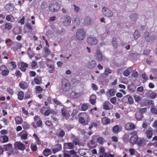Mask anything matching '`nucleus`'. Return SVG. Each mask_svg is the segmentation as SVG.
<instances>
[{
    "label": "nucleus",
    "instance_id": "1",
    "mask_svg": "<svg viewBox=\"0 0 157 157\" xmlns=\"http://www.w3.org/2000/svg\"><path fill=\"white\" fill-rule=\"evenodd\" d=\"M60 8V4L57 2H51L49 4V9L52 12H57L59 10Z\"/></svg>",
    "mask_w": 157,
    "mask_h": 157
},
{
    "label": "nucleus",
    "instance_id": "2",
    "mask_svg": "<svg viewBox=\"0 0 157 157\" xmlns=\"http://www.w3.org/2000/svg\"><path fill=\"white\" fill-rule=\"evenodd\" d=\"M71 87V84L67 80L63 79L62 82L61 89L63 91L66 92L69 90Z\"/></svg>",
    "mask_w": 157,
    "mask_h": 157
},
{
    "label": "nucleus",
    "instance_id": "3",
    "mask_svg": "<svg viewBox=\"0 0 157 157\" xmlns=\"http://www.w3.org/2000/svg\"><path fill=\"white\" fill-rule=\"evenodd\" d=\"M85 35L84 30L82 29H79L77 32L76 37L78 40H82L84 38Z\"/></svg>",
    "mask_w": 157,
    "mask_h": 157
},
{
    "label": "nucleus",
    "instance_id": "4",
    "mask_svg": "<svg viewBox=\"0 0 157 157\" xmlns=\"http://www.w3.org/2000/svg\"><path fill=\"white\" fill-rule=\"evenodd\" d=\"M34 121L36 122V124L34 122L32 124V126L34 128H36L37 127H39L41 125L42 122L41 119H40L39 116L38 115L34 117Z\"/></svg>",
    "mask_w": 157,
    "mask_h": 157
},
{
    "label": "nucleus",
    "instance_id": "5",
    "mask_svg": "<svg viewBox=\"0 0 157 157\" xmlns=\"http://www.w3.org/2000/svg\"><path fill=\"white\" fill-rule=\"evenodd\" d=\"M0 71H1V75L2 76H6L9 73V71L5 65H2L0 67Z\"/></svg>",
    "mask_w": 157,
    "mask_h": 157
},
{
    "label": "nucleus",
    "instance_id": "6",
    "mask_svg": "<svg viewBox=\"0 0 157 157\" xmlns=\"http://www.w3.org/2000/svg\"><path fill=\"white\" fill-rule=\"evenodd\" d=\"M14 148L22 151H23L25 149V145L20 141L15 142L14 143Z\"/></svg>",
    "mask_w": 157,
    "mask_h": 157
},
{
    "label": "nucleus",
    "instance_id": "7",
    "mask_svg": "<svg viewBox=\"0 0 157 157\" xmlns=\"http://www.w3.org/2000/svg\"><path fill=\"white\" fill-rule=\"evenodd\" d=\"M95 57L98 62H101L103 59L102 55L99 49H97L96 50Z\"/></svg>",
    "mask_w": 157,
    "mask_h": 157
},
{
    "label": "nucleus",
    "instance_id": "8",
    "mask_svg": "<svg viewBox=\"0 0 157 157\" xmlns=\"http://www.w3.org/2000/svg\"><path fill=\"white\" fill-rule=\"evenodd\" d=\"M62 20L64 25L66 26H68L70 25L71 23V19L68 16H65L62 18Z\"/></svg>",
    "mask_w": 157,
    "mask_h": 157
},
{
    "label": "nucleus",
    "instance_id": "9",
    "mask_svg": "<svg viewBox=\"0 0 157 157\" xmlns=\"http://www.w3.org/2000/svg\"><path fill=\"white\" fill-rule=\"evenodd\" d=\"M102 12L103 14L108 17H111L113 16V13L108 9L103 7L102 9Z\"/></svg>",
    "mask_w": 157,
    "mask_h": 157
},
{
    "label": "nucleus",
    "instance_id": "10",
    "mask_svg": "<svg viewBox=\"0 0 157 157\" xmlns=\"http://www.w3.org/2000/svg\"><path fill=\"white\" fill-rule=\"evenodd\" d=\"M145 132V134L146 136L147 137L148 139H151V138L153 135L152 128H150L148 129L145 130V129L143 130Z\"/></svg>",
    "mask_w": 157,
    "mask_h": 157
},
{
    "label": "nucleus",
    "instance_id": "11",
    "mask_svg": "<svg viewBox=\"0 0 157 157\" xmlns=\"http://www.w3.org/2000/svg\"><path fill=\"white\" fill-rule=\"evenodd\" d=\"M103 109L105 110H109L112 109L113 107L112 105L109 102L106 101L103 104Z\"/></svg>",
    "mask_w": 157,
    "mask_h": 157
},
{
    "label": "nucleus",
    "instance_id": "12",
    "mask_svg": "<svg viewBox=\"0 0 157 157\" xmlns=\"http://www.w3.org/2000/svg\"><path fill=\"white\" fill-rule=\"evenodd\" d=\"M87 42L90 45H95L98 42L97 39L94 37H89L87 38Z\"/></svg>",
    "mask_w": 157,
    "mask_h": 157
},
{
    "label": "nucleus",
    "instance_id": "13",
    "mask_svg": "<svg viewBox=\"0 0 157 157\" xmlns=\"http://www.w3.org/2000/svg\"><path fill=\"white\" fill-rule=\"evenodd\" d=\"M74 147V145L73 143L71 142L64 143L63 144V148L65 149H72Z\"/></svg>",
    "mask_w": 157,
    "mask_h": 157
},
{
    "label": "nucleus",
    "instance_id": "14",
    "mask_svg": "<svg viewBox=\"0 0 157 157\" xmlns=\"http://www.w3.org/2000/svg\"><path fill=\"white\" fill-rule=\"evenodd\" d=\"M138 138L139 137L137 135L136 136H132L129 140V142L133 145L135 144H136Z\"/></svg>",
    "mask_w": 157,
    "mask_h": 157
},
{
    "label": "nucleus",
    "instance_id": "15",
    "mask_svg": "<svg viewBox=\"0 0 157 157\" xmlns=\"http://www.w3.org/2000/svg\"><path fill=\"white\" fill-rule=\"evenodd\" d=\"M121 129L119 125H116L113 127L112 131L114 134H117L121 131Z\"/></svg>",
    "mask_w": 157,
    "mask_h": 157
},
{
    "label": "nucleus",
    "instance_id": "16",
    "mask_svg": "<svg viewBox=\"0 0 157 157\" xmlns=\"http://www.w3.org/2000/svg\"><path fill=\"white\" fill-rule=\"evenodd\" d=\"M3 150L4 149L6 151H10L11 150H12V149H13L12 145L10 144L3 145Z\"/></svg>",
    "mask_w": 157,
    "mask_h": 157
},
{
    "label": "nucleus",
    "instance_id": "17",
    "mask_svg": "<svg viewBox=\"0 0 157 157\" xmlns=\"http://www.w3.org/2000/svg\"><path fill=\"white\" fill-rule=\"evenodd\" d=\"M96 62L94 60H92L88 62V67L90 69L94 68L96 66Z\"/></svg>",
    "mask_w": 157,
    "mask_h": 157
},
{
    "label": "nucleus",
    "instance_id": "18",
    "mask_svg": "<svg viewBox=\"0 0 157 157\" xmlns=\"http://www.w3.org/2000/svg\"><path fill=\"white\" fill-rule=\"evenodd\" d=\"M9 140L8 137L6 135L0 136V141L2 143L7 142Z\"/></svg>",
    "mask_w": 157,
    "mask_h": 157
},
{
    "label": "nucleus",
    "instance_id": "19",
    "mask_svg": "<svg viewBox=\"0 0 157 157\" xmlns=\"http://www.w3.org/2000/svg\"><path fill=\"white\" fill-rule=\"evenodd\" d=\"M28 67V64L27 63L22 62L21 63V67L20 68V69L21 71L25 72L26 70L25 68H27Z\"/></svg>",
    "mask_w": 157,
    "mask_h": 157
},
{
    "label": "nucleus",
    "instance_id": "20",
    "mask_svg": "<svg viewBox=\"0 0 157 157\" xmlns=\"http://www.w3.org/2000/svg\"><path fill=\"white\" fill-rule=\"evenodd\" d=\"M81 94L72 91L70 94V96L73 98H76L79 97Z\"/></svg>",
    "mask_w": 157,
    "mask_h": 157
},
{
    "label": "nucleus",
    "instance_id": "21",
    "mask_svg": "<svg viewBox=\"0 0 157 157\" xmlns=\"http://www.w3.org/2000/svg\"><path fill=\"white\" fill-rule=\"evenodd\" d=\"M96 97L95 95L92 94L90 97L89 100L90 102L92 105H94L96 103Z\"/></svg>",
    "mask_w": 157,
    "mask_h": 157
},
{
    "label": "nucleus",
    "instance_id": "22",
    "mask_svg": "<svg viewBox=\"0 0 157 157\" xmlns=\"http://www.w3.org/2000/svg\"><path fill=\"white\" fill-rule=\"evenodd\" d=\"M61 112L62 115L63 117H67L68 114V117H69L70 116L69 114L68 113L67 110L64 108H62L61 109Z\"/></svg>",
    "mask_w": 157,
    "mask_h": 157
},
{
    "label": "nucleus",
    "instance_id": "23",
    "mask_svg": "<svg viewBox=\"0 0 157 157\" xmlns=\"http://www.w3.org/2000/svg\"><path fill=\"white\" fill-rule=\"evenodd\" d=\"M43 155L45 156H48L51 154V151L49 149H45L43 152Z\"/></svg>",
    "mask_w": 157,
    "mask_h": 157
},
{
    "label": "nucleus",
    "instance_id": "24",
    "mask_svg": "<svg viewBox=\"0 0 157 157\" xmlns=\"http://www.w3.org/2000/svg\"><path fill=\"white\" fill-rule=\"evenodd\" d=\"M24 93L22 91H20L18 92L17 94V98L19 100H23L24 97Z\"/></svg>",
    "mask_w": 157,
    "mask_h": 157
},
{
    "label": "nucleus",
    "instance_id": "25",
    "mask_svg": "<svg viewBox=\"0 0 157 157\" xmlns=\"http://www.w3.org/2000/svg\"><path fill=\"white\" fill-rule=\"evenodd\" d=\"M143 114L140 112H137L135 114V117L137 121L141 120L143 118Z\"/></svg>",
    "mask_w": 157,
    "mask_h": 157
},
{
    "label": "nucleus",
    "instance_id": "26",
    "mask_svg": "<svg viewBox=\"0 0 157 157\" xmlns=\"http://www.w3.org/2000/svg\"><path fill=\"white\" fill-rule=\"evenodd\" d=\"M102 122L105 124H108L110 123V120L107 117H104L102 118Z\"/></svg>",
    "mask_w": 157,
    "mask_h": 157
},
{
    "label": "nucleus",
    "instance_id": "27",
    "mask_svg": "<svg viewBox=\"0 0 157 157\" xmlns=\"http://www.w3.org/2000/svg\"><path fill=\"white\" fill-rule=\"evenodd\" d=\"M105 140L102 137H100L97 139V142L99 144L102 145L105 142Z\"/></svg>",
    "mask_w": 157,
    "mask_h": 157
},
{
    "label": "nucleus",
    "instance_id": "28",
    "mask_svg": "<svg viewBox=\"0 0 157 157\" xmlns=\"http://www.w3.org/2000/svg\"><path fill=\"white\" fill-rule=\"evenodd\" d=\"M16 123L17 124H20L22 122V119L20 117H17L15 118Z\"/></svg>",
    "mask_w": 157,
    "mask_h": 157
},
{
    "label": "nucleus",
    "instance_id": "29",
    "mask_svg": "<svg viewBox=\"0 0 157 157\" xmlns=\"http://www.w3.org/2000/svg\"><path fill=\"white\" fill-rule=\"evenodd\" d=\"M33 136L36 140V144L38 145H40L41 144V142L40 141L37 135L34 133L33 134Z\"/></svg>",
    "mask_w": 157,
    "mask_h": 157
},
{
    "label": "nucleus",
    "instance_id": "30",
    "mask_svg": "<svg viewBox=\"0 0 157 157\" xmlns=\"http://www.w3.org/2000/svg\"><path fill=\"white\" fill-rule=\"evenodd\" d=\"M5 9L8 12H11L13 10L11 5L10 3L7 4L6 5Z\"/></svg>",
    "mask_w": 157,
    "mask_h": 157
},
{
    "label": "nucleus",
    "instance_id": "31",
    "mask_svg": "<svg viewBox=\"0 0 157 157\" xmlns=\"http://www.w3.org/2000/svg\"><path fill=\"white\" fill-rule=\"evenodd\" d=\"M34 81L36 84H40L41 83V77H35L34 78Z\"/></svg>",
    "mask_w": 157,
    "mask_h": 157
},
{
    "label": "nucleus",
    "instance_id": "32",
    "mask_svg": "<svg viewBox=\"0 0 157 157\" xmlns=\"http://www.w3.org/2000/svg\"><path fill=\"white\" fill-rule=\"evenodd\" d=\"M112 43L113 46L114 48H117V44L115 37H114L113 38Z\"/></svg>",
    "mask_w": 157,
    "mask_h": 157
},
{
    "label": "nucleus",
    "instance_id": "33",
    "mask_svg": "<svg viewBox=\"0 0 157 157\" xmlns=\"http://www.w3.org/2000/svg\"><path fill=\"white\" fill-rule=\"evenodd\" d=\"M144 36L146 39L147 42H149L150 40L149 33L147 32H145L144 33Z\"/></svg>",
    "mask_w": 157,
    "mask_h": 157
},
{
    "label": "nucleus",
    "instance_id": "34",
    "mask_svg": "<svg viewBox=\"0 0 157 157\" xmlns=\"http://www.w3.org/2000/svg\"><path fill=\"white\" fill-rule=\"evenodd\" d=\"M65 135V132L63 130L60 131L59 133L57 135V136L58 137L63 138Z\"/></svg>",
    "mask_w": 157,
    "mask_h": 157
},
{
    "label": "nucleus",
    "instance_id": "35",
    "mask_svg": "<svg viewBox=\"0 0 157 157\" xmlns=\"http://www.w3.org/2000/svg\"><path fill=\"white\" fill-rule=\"evenodd\" d=\"M143 141H144L143 140H142L140 138L139 139L138 138V140H137L136 144H137L139 146H142V145H143Z\"/></svg>",
    "mask_w": 157,
    "mask_h": 157
},
{
    "label": "nucleus",
    "instance_id": "36",
    "mask_svg": "<svg viewBox=\"0 0 157 157\" xmlns=\"http://www.w3.org/2000/svg\"><path fill=\"white\" fill-rule=\"evenodd\" d=\"M19 153V152L17 150H13V149H12V150H11L9 152H7L9 155H11V154L14 155L17 154Z\"/></svg>",
    "mask_w": 157,
    "mask_h": 157
},
{
    "label": "nucleus",
    "instance_id": "37",
    "mask_svg": "<svg viewBox=\"0 0 157 157\" xmlns=\"http://www.w3.org/2000/svg\"><path fill=\"white\" fill-rule=\"evenodd\" d=\"M5 29L8 30H10L12 28V25L11 23H7L5 24Z\"/></svg>",
    "mask_w": 157,
    "mask_h": 157
},
{
    "label": "nucleus",
    "instance_id": "38",
    "mask_svg": "<svg viewBox=\"0 0 157 157\" xmlns=\"http://www.w3.org/2000/svg\"><path fill=\"white\" fill-rule=\"evenodd\" d=\"M134 38L135 39H137L140 36V34L137 30H136L134 33Z\"/></svg>",
    "mask_w": 157,
    "mask_h": 157
},
{
    "label": "nucleus",
    "instance_id": "39",
    "mask_svg": "<svg viewBox=\"0 0 157 157\" xmlns=\"http://www.w3.org/2000/svg\"><path fill=\"white\" fill-rule=\"evenodd\" d=\"M88 106L86 104H83L81 106V110L82 111H85L88 109Z\"/></svg>",
    "mask_w": 157,
    "mask_h": 157
},
{
    "label": "nucleus",
    "instance_id": "40",
    "mask_svg": "<svg viewBox=\"0 0 157 157\" xmlns=\"http://www.w3.org/2000/svg\"><path fill=\"white\" fill-rule=\"evenodd\" d=\"M111 73L112 71L109 68H106L104 71V73L106 75H107L109 74H111Z\"/></svg>",
    "mask_w": 157,
    "mask_h": 157
},
{
    "label": "nucleus",
    "instance_id": "41",
    "mask_svg": "<svg viewBox=\"0 0 157 157\" xmlns=\"http://www.w3.org/2000/svg\"><path fill=\"white\" fill-rule=\"evenodd\" d=\"M30 97L31 93L28 90V91L25 93V99H28L30 98Z\"/></svg>",
    "mask_w": 157,
    "mask_h": 157
},
{
    "label": "nucleus",
    "instance_id": "42",
    "mask_svg": "<svg viewBox=\"0 0 157 157\" xmlns=\"http://www.w3.org/2000/svg\"><path fill=\"white\" fill-rule=\"evenodd\" d=\"M99 151L103 155L104 154V156H106L107 154L106 153L104 154L105 151V149L104 147H101L99 148Z\"/></svg>",
    "mask_w": 157,
    "mask_h": 157
},
{
    "label": "nucleus",
    "instance_id": "43",
    "mask_svg": "<svg viewBox=\"0 0 157 157\" xmlns=\"http://www.w3.org/2000/svg\"><path fill=\"white\" fill-rule=\"evenodd\" d=\"M52 101L54 103L57 105H61V103L56 98L52 99Z\"/></svg>",
    "mask_w": 157,
    "mask_h": 157
},
{
    "label": "nucleus",
    "instance_id": "44",
    "mask_svg": "<svg viewBox=\"0 0 157 157\" xmlns=\"http://www.w3.org/2000/svg\"><path fill=\"white\" fill-rule=\"evenodd\" d=\"M73 143L75 145H79V140L78 138H75L73 141Z\"/></svg>",
    "mask_w": 157,
    "mask_h": 157
},
{
    "label": "nucleus",
    "instance_id": "45",
    "mask_svg": "<svg viewBox=\"0 0 157 157\" xmlns=\"http://www.w3.org/2000/svg\"><path fill=\"white\" fill-rule=\"evenodd\" d=\"M134 98L136 102H139L141 100V98L139 95H136L134 96Z\"/></svg>",
    "mask_w": 157,
    "mask_h": 157
},
{
    "label": "nucleus",
    "instance_id": "46",
    "mask_svg": "<svg viewBox=\"0 0 157 157\" xmlns=\"http://www.w3.org/2000/svg\"><path fill=\"white\" fill-rule=\"evenodd\" d=\"M31 148L32 150L33 151H36L37 149L36 146L35 145H33V144H32L31 145Z\"/></svg>",
    "mask_w": 157,
    "mask_h": 157
},
{
    "label": "nucleus",
    "instance_id": "47",
    "mask_svg": "<svg viewBox=\"0 0 157 157\" xmlns=\"http://www.w3.org/2000/svg\"><path fill=\"white\" fill-rule=\"evenodd\" d=\"M149 96L150 98L152 99H154L156 98L157 94L155 93L152 92L150 94Z\"/></svg>",
    "mask_w": 157,
    "mask_h": 157
},
{
    "label": "nucleus",
    "instance_id": "48",
    "mask_svg": "<svg viewBox=\"0 0 157 157\" xmlns=\"http://www.w3.org/2000/svg\"><path fill=\"white\" fill-rule=\"evenodd\" d=\"M21 73L19 70H16L15 73V75L16 76L17 78L21 77Z\"/></svg>",
    "mask_w": 157,
    "mask_h": 157
},
{
    "label": "nucleus",
    "instance_id": "49",
    "mask_svg": "<svg viewBox=\"0 0 157 157\" xmlns=\"http://www.w3.org/2000/svg\"><path fill=\"white\" fill-rule=\"evenodd\" d=\"M19 86L21 88L23 89H25L27 88V87L25 86L23 83H20L19 84Z\"/></svg>",
    "mask_w": 157,
    "mask_h": 157
},
{
    "label": "nucleus",
    "instance_id": "50",
    "mask_svg": "<svg viewBox=\"0 0 157 157\" xmlns=\"http://www.w3.org/2000/svg\"><path fill=\"white\" fill-rule=\"evenodd\" d=\"M12 17L13 18V16L11 15H9L6 16V20L9 21L10 22H12L11 20V18Z\"/></svg>",
    "mask_w": 157,
    "mask_h": 157
},
{
    "label": "nucleus",
    "instance_id": "51",
    "mask_svg": "<svg viewBox=\"0 0 157 157\" xmlns=\"http://www.w3.org/2000/svg\"><path fill=\"white\" fill-rule=\"evenodd\" d=\"M78 120L80 123L83 124L85 122V120L84 118L82 117H80L78 118Z\"/></svg>",
    "mask_w": 157,
    "mask_h": 157
},
{
    "label": "nucleus",
    "instance_id": "52",
    "mask_svg": "<svg viewBox=\"0 0 157 157\" xmlns=\"http://www.w3.org/2000/svg\"><path fill=\"white\" fill-rule=\"evenodd\" d=\"M115 93L116 92L113 89H110L109 92V94L111 96H113L114 95Z\"/></svg>",
    "mask_w": 157,
    "mask_h": 157
},
{
    "label": "nucleus",
    "instance_id": "53",
    "mask_svg": "<svg viewBox=\"0 0 157 157\" xmlns=\"http://www.w3.org/2000/svg\"><path fill=\"white\" fill-rule=\"evenodd\" d=\"M129 151L131 155H134L136 151L134 149L131 148L129 149Z\"/></svg>",
    "mask_w": 157,
    "mask_h": 157
},
{
    "label": "nucleus",
    "instance_id": "54",
    "mask_svg": "<svg viewBox=\"0 0 157 157\" xmlns=\"http://www.w3.org/2000/svg\"><path fill=\"white\" fill-rule=\"evenodd\" d=\"M128 102L129 104H132L133 103V99L131 96H129L128 98Z\"/></svg>",
    "mask_w": 157,
    "mask_h": 157
},
{
    "label": "nucleus",
    "instance_id": "55",
    "mask_svg": "<svg viewBox=\"0 0 157 157\" xmlns=\"http://www.w3.org/2000/svg\"><path fill=\"white\" fill-rule=\"evenodd\" d=\"M147 103L148 105H150L151 107H153L154 106L153 101L152 100H148Z\"/></svg>",
    "mask_w": 157,
    "mask_h": 157
},
{
    "label": "nucleus",
    "instance_id": "56",
    "mask_svg": "<svg viewBox=\"0 0 157 157\" xmlns=\"http://www.w3.org/2000/svg\"><path fill=\"white\" fill-rule=\"evenodd\" d=\"M137 16V14L136 13H133L132 14V15H131L130 16V18L131 19H133L134 20H136V17Z\"/></svg>",
    "mask_w": 157,
    "mask_h": 157
},
{
    "label": "nucleus",
    "instance_id": "57",
    "mask_svg": "<svg viewBox=\"0 0 157 157\" xmlns=\"http://www.w3.org/2000/svg\"><path fill=\"white\" fill-rule=\"evenodd\" d=\"M7 91L9 94L11 95H12L13 94V91L12 89L9 88L7 89Z\"/></svg>",
    "mask_w": 157,
    "mask_h": 157
},
{
    "label": "nucleus",
    "instance_id": "58",
    "mask_svg": "<svg viewBox=\"0 0 157 157\" xmlns=\"http://www.w3.org/2000/svg\"><path fill=\"white\" fill-rule=\"evenodd\" d=\"M112 141L114 142H117L118 141V139L116 136H113L111 137Z\"/></svg>",
    "mask_w": 157,
    "mask_h": 157
},
{
    "label": "nucleus",
    "instance_id": "59",
    "mask_svg": "<svg viewBox=\"0 0 157 157\" xmlns=\"http://www.w3.org/2000/svg\"><path fill=\"white\" fill-rule=\"evenodd\" d=\"M110 101L113 104H115L116 101V98L115 97L111 98L110 99Z\"/></svg>",
    "mask_w": 157,
    "mask_h": 157
},
{
    "label": "nucleus",
    "instance_id": "60",
    "mask_svg": "<svg viewBox=\"0 0 157 157\" xmlns=\"http://www.w3.org/2000/svg\"><path fill=\"white\" fill-rule=\"evenodd\" d=\"M130 74V72L128 70H126L123 72V75L125 76H128Z\"/></svg>",
    "mask_w": 157,
    "mask_h": 157
},
{
    "label": "nucleus",
    "instance_id": "61",
    "mask_svg": "<svg viewBox=\"0 0 157 157\" xmlns=\"http://www.w3.org/2000/svg\"><path fill=\"white\" fill-rule=\"evenodd\" d=\"M36 90L39 92L43 90V89L39 86H36Z\"/></svg>",
    "mask_w": 157,
    "mask_h": 157
},
{
    "label": "nucleus",
    "instance_id": "62",
    "mask_svg": "<svg viewBox=\"0 0 157 157\" xmlns=\"http://www.w3.org/2000/svg\"><path fill=\"white\" fill-rule=\"evenodd\" d=\"M22 113H24V115H27L29 113L28 111L25 110V107H23L22 108Z\"/></svg>",
    "mask_w": 157,
    "mask_h": 157
},
{
    "label": "nucleus",
    "instance_id": "63",
    "mask_svg": "<svg viewBox=\"0 0 157 157\" xmlns=\"http://www.w3.org/2000/svg\"><path fill=\"white\" fill-rule=\"evenodd\" d=\"M28 135L27 133H23L21 135V137L23 139H25L27 138Z\"/></svg>",
    "mask_w": 157,
    "mask_h": 157
},
{
    "label": "nucleus",
    "instance_id": "64",
    "mask_svg": "<svg viewBox=\"0 0 157 157\" xmlns=\"http://www.w3.org/2000/svg\"><path fill=\"white\" fill-rule=\"evenodd\" d=\"M151 111L153 113L157 115V109L154 108H152L151 109Z\"/></svg>",
    "mask_w": 157,
    "mask_h": 157
}]
</instances>
